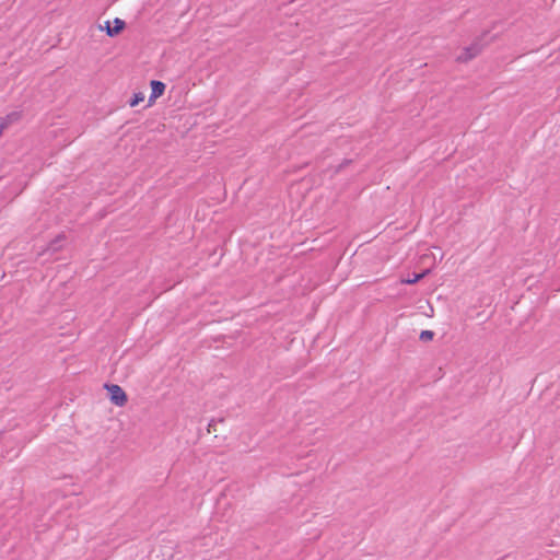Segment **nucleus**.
I'll return each mask as SVG.
<instances>
[{"label": "nucleus", "mask_w": 560, "mask_h": 560, "mask_svg": "<svg viewBox=\"0 0 560 560\" xmlns=\"http://www.w3.org/2000/svg\"><path fill=\"white\" fill-rule=\"evenodd\" d=\"M105 388L107 389L109 399L114 405L121 407L127 402V395L119 385L106 384Z\"/></svg>", "instance_id": "nucleus-1"}, {"label": "nucleus", "mask_w": 560, "mask_h": 560, "mask_svg": "<svg viewBox=\"0 0 560 560\" xmlns=\"http://www.w3.org/2000/svg\"><path fill=\"white\" fill-rule=\"evenodd\" d=\"M482 50V45L479 42L472 43L470 46L465 47L457 56V61L467 62L478 56Z\"/></svg>", "instance_id": "nucleus-2"}, {"label": "nucleus", "mask_w": 560, "mask_h": 560, "mask_svg": "<svg viewBox=\"0 0 560 560\" xmlns=\"http://www.w3.org/2000/svg\"><path fill=\"white\" fill-rule=\"evenodd\" d=\"M113 24L109 21L105 22V25H100L101 30H105L108 36L118 35L125 27V22L118 18L113 21Z\"/></svg>", "instance_id": "nucleus-3"}, {"label": "nucleus", "mask_w": 560, "mask_h": 560, "mask_svg": "<svg viewBox=\"0 0 560 560\" xmlns=\"http://www.w3.org/2000/svg\"><path fill=\"white\" fill-rule=\"evenodd\" d=\"M151 89L152 92L149 98L150 104H152L158 97H160L164 93L165 84L161 81L153 80L151 81Z\"/></svg>", "instance_id": "nucleus-4"}, {"label": "nucleus", "mask_w": 560, "mask_h": 560, "mask_svg": "<svg viewBox=\"0 0 560 560\" xmlns=\"http://www.w3.org/2000/svg\"><path fill=\"white\" fill-rule=\"evenodd\" d=\"M19 119H20V114L14 112V113H10L9 115H7L1 120V122H7V128H8L11 124L18 121Z\"/></svg>", "instance_id": "nucleus-5"}, {"label": "nucleus", "mask_w": 560, "mask_h": 560, "mask_svg": "<svg viewBox=\"0 0 560 560\" xmlns=\"http://www.w3.org/2000/svg\"><path fill=\"white\" fill-rule=\"evenodd\" d=\"M429 272V270H425L421 273H416L413 275V277L411 278H408V279H404L402 280V283H407V284H413V283H417L420 279H422L427 273Z\"/></svg>", "instance_id": "nucleus-6"}, {"label": "nucleus", "mask_w": 560, "mask_h": 560, "mask_svg": "<svg viewBox=\"0 0 560 560\" xmlns=\"http://www.w3.org/2000/svg\"><path fill=\"white\" fill-rule=\"evenodd\" d=\"M143 101H144V94L139 92V93L133 94V97L131 98L129 104L131 107H135Z\"/></svg>", "instance_id": "nucleus-7"}, {"label": "nucleus", "mask_w": 560, "mask_h": 560, "mask_svg": "<svg viewBox=\"0 0 560 560\" xmlns=\"http://www.w3.org/2000/svg\"><path fill=\"white\" fill-rule=\"evenodd\" d=\"M434 334L431 330H422L420 334V339L422 341H429L433 338Z\"/></svg>", "instance_id": "nucleus-8"}, {"label": "nucleus", "mask_w": 560, "mask_h": 560, "mask_svg": "<svg viewBox=\"0 0 560 560\" xmlns=\"http://www.w3.org/2000/svg\"><path fill=\"white\" fill-rule=\"evenodd\" d=\"M63 240V236L60 235L58 236L49 246V249L52 250V252H56L60 248V245L59 243Z\"/></svg>", "instance_id": "nucleus-9"}]
</instances>
